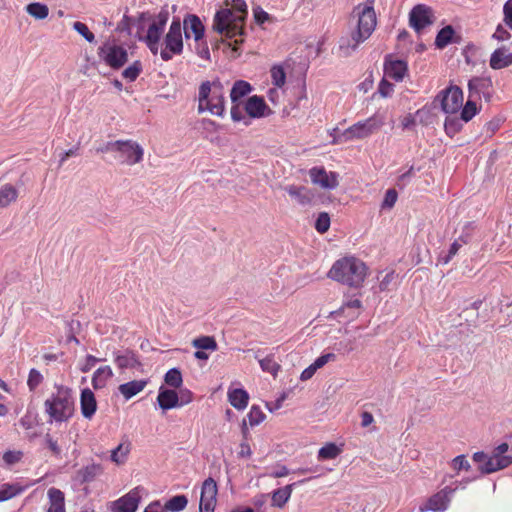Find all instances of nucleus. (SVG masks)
I'll list each match as a JSON object with an SVG mask.
<instances>
[{
    "label": "nucleus",
    "mask_w": 512,
    "mask_h": 512,
    "mask_svg": "<svg viewBox=\"0 0 512 512\" xmlns=\"http://www.w3.org/2000/svg\"><path fill=\"white\" fill-rule=\"evenodd\" d=\"M98 57L114 70H119L128 61L126 48L117 44L105 42L97 50Z\"/></svg>",
    "instance_id": "1a4fd4ad"
},
{
    "label": "nucleus",
    "mask_w": 512,
    "mask_h": 512,
    "mask_svg": "<svg viewBox=\"0 0 512 512\" xmlns=\"http://www.w3.org/2000/svg\"><path fill=\"white\" fill-rule=\"evenodd\" d=\"M56 393L44 402L45 412L49 415V422H67L74 415V400L72 390L63 385H56Z\"/></svg>",
    "instance_id": "20e7f679"
},
{
    "label": "nucleus",
    "mask_w": 512,
    "mask_h": 512,
    "mask_svg": "<svg viewBox=\"0 0 512 512\" xmlns=\"http://www.w3.org/2000/svg\"><path fill=\"white\" fill-rule=\"evenodd\" d=\"M114 362L121 370L127 368L134 369L142 366V363L139 361L136 354L129 349H125L123 352H114Z\"/></svg>",
    "instance_id": "412c9836"
},
{
    "label": "nucleus",
    "mask_w": 512,
    "mask_h": 512,
    "mask_svg": "<svg viewBox=\"0 0 512 512\" xmlns=\"http://www.w3.org/2000/svg\"><path fill=\"white\" fill-rule=\"evenodd\" d=\"M244 109L250 118H262L272 114V110L266 104L264 98L258 95L249 97Z\"/></svg>",
    "instance_id": "f3484780"
},
{
    "label": "nucleus",
    "mask_w": 512,
    "mask_h": 512,
    "mask_svg": "<svg viewBox=\"0 0 512 512\" xmlns=\"http://www.w3.org/2000/svg\"><path fill=\"white\" fill-rule=\"evenodd\" d=\"M188 504V498L183 495H175L166 501L164 508L167 511L171 512H180L183 511Z\"/></svg>",
    "instance_id": "e433bc0d"
},
{
    "label": "nucleus",
    "mask_w": 512,
    "mask_h": 512,
    "mask_svg": "<svg viewBox=\"0 0 512 512\" xmlns=\"http://www.w3.org/2000/svg\"><path fill=\"white\" fill-rule=\"evenodd\" d=\"M230 114H231V119L234 122H240V121L244 120V123L246 126H248L250 124V121L245 119V117L242 113V110L240 108V104L238 102L232 103Z\"/></svg>",
    "instance_id": "13d9d810"
},
{
    "label": "nucleus",
    "mask_w": 512,
    "mask_h": 512,
    "mask_svg": "<svg viewBox=\"0 0 512 512\" xmlns=\"http://www.w3.org/2000/svg\"><path fill=\"white\" fill-rule=\"evenodd\" d=\"M170 13L167 5L163 6L156 16L152 15L151 24L149 25L145 37L161 39L165 26L169 20Z\"/></svg>",
    "instance_id": "dca6fc26"
},
{
    "label": "nucleus",
    "mask_w": 512,
    "mask_h": 512,
    "mask_svg": "<svg viewBox=\"0 0 512 512\" xmlns=\"http://www.w3.org/2000/svg\"><path fill=\"white\" fill-rule=\"evenodd\" d=\"M340 453H341V448H339L335 443L329 442L319 449L318 459L319 460L335 459Z\"/></svg>",
    "instance_id": "4c0bfd02"
},
{
    "label": "nucleus",
    "mask_w": 512,
    "mask_h": 512,
    "mask_svg": "<svg viewBox=\"0 0 512 512\" xmlns=\"http://www.w3.org/2000/svg\"><path fill=\"white\" fill-rule=\"evenodd\" d=\"M228 399L230 404L237 410H243L247 407L249 395L242 388H235L228 391Z\"/></svg>",
    "instance_id": "bb28decb"
},
{
    "label": "nucleus",
    "mask_w": 512,
    "mask_h": 512,
    "mask_svg": "<svg viewBox=\"0 0 512 512\" xmlns=\"http://www.w3.org/2000/svg\"><path fill=\"white\" fill-rule=\"evenodd\" d=\"M285 192L299 205L308 206L312 203L314 192L302 185H287L284 187Z\"/></svg>",
    "instance_id": "a211bd4d"
},
{
    "label": "nucleus",
    "mask_w": 512,
    "mask_h": 512,
    "mask_svg": "<svg viewBox=\"0 0 512 512\" xmlns=\"http://www.w3.org/2000/svg\"><path fill=\"white\" fill-rule=\"evenodd\" d=\"M216 505V499H210L207 497H200L199 512H214Z\"/></svg>",
    "instance_id": "052dcab7"
},
{
    "label": "nucleus",
    "mask_w": 512,
    "mask_h": 512,
    "mask_svg": "<svg viewBox=\"0 0 512 512\" xmlns=\"http://www.w3.org/2000/svg\"><path fill=\"white\" fill-rule=\"evenodd\" d=\"M492 81L489 77H473L468 82V97L489 102L492 97Z\"/></svg>",
    "instance_id": "f8f14e48"
},
{
    "label": "nucleus",
    "mask_w": 512,
    "mask_h": 512,
    "mask_svg": "<svg viewBox=\"0 0 512 512\" xmlns=\"http://www.w3.org/2000/svg\"><path fill=\"white\" fill-rule=\"evenodd\" d=\"M384 125V118L379 115H373L364 121H359L354 125L347 128L338 139H334V142L351 141L353 139H364Z\"/></svg>",
    "instance_id": "6e6552de"
},
{
    "label": "nucleus",
    "mask_w": 512,
    "mask_h": 512,
    "mask_svg": "<svg viewBox=\"0 0 512 512\" xmlns=\"http://www.w3.org/2000/svg\"><path fill=\"white\" fill-rule=\"evenodd\" d=\"M80 408L84 418L91 419L97 410V401L91 389L85 388L80 395Z\"/></svg>",
    "instance_id": "5701e85b"
},
{
    "label": "nucleus",
    "mask_w": 512,
    "mask_h": 512,
    "mask_svg": "<svg viewBox=\"0 0 512 512\" xmlns=\"http://www.w3.org/2000/svg\"><path fill=\"white\" fill-rule=\"evenodd\" d=\"M436 102L444 113L455 114L463 105V91L459 86L451 84L436 95L434 103Z\"/></svg>",
    "instance_id": "9d476101"
},
{
    "label": "nucleus",
    "mask_w": 512,
    "mask_h": 512,
    "mask_svg": "<svg viewBox=\"0 0 512 512\" xmlns=\"http://www.w3.org/2000/svg\"><path fill=\"white\" fill-rule=\"evenodd\" d=\"M232 9L218 10L213 19V30L219 34H224L227 38H234L240 36V39H235L232 51L234 57L241 54L239 46L244 42L243 36L245 35L244 22L248 15V9L244 0H232Z\"/></svg>",
    "instance_id": "f257e3e1"
},
{
    "label": "nucleus",
    "mask_w": 512,
    "mask_h": 512,
    "mask_svg": "<svg viewBox=\"0 0 512 512\" xmlns=\"http://www.w3.org/2000/svg\"><path fill=\"white\" fill-rule=\"evenodd\" d=\"M179 407L185 406L193 401V393L187 388H179Z\"/></svg>",
    "instance_id": "680f3d73"
},
{
    "label": "nucleus",
    "mask_w": 512,
    "mask_h": 512,
    "mask_svg": "<svg viewBox=\"0 0 512 512\" xmlns=\"http://www.w3.org/2000/svg\"><path fill=\"white\" fill-rule=\"evenodd\" d=\"M297 483L288 484L282 488H278L272 493V506L282 508L291 497L293 487Z\"/></svg>",
    "instance_id": "c85d7f7f"
},
{
    "label": "nucleus",
    "mask_w": 512,
    "mask_h": 512,
    "mask_svg": "<svg viewBox=\"0 0 512 512\" xmlns=\"http://www.w3.org/2000/svg\"><path fill=\"white\" fill-rule=\"evenodd\" d=\"M309 176L312 183L324 189H335L339 185L338 174L336 172L328 173L324 167L311 168L309 170Z\"/></svg>",
    "instance_id": "2eb2a0df"
},
{
    "label": "nucleus",
    "mask_w": 512,
    "mask_h": 512,
    "mask_svg": "<svg viewBox=\"0 0 512 512\" xmlns=\"http://www.w3.org/2000/svg\"><path fill=\"white\" fill-rule=\"evenodd\" d=\"M330 216L327 212H320L315 221L314 227L320 234L326 233L330 228Z\"/></svg>",
    "instance_id": "09e8293b"
},
{
    "label": "nucleus",
    "mask_w": 512,
    "mask_h": 512,
    "mask_svg": "<svg viewBox=\"0 0 512 512\" xmlns=\"http://www.w3.org/2000/svg\"><path fill=\"white\" fill-rule=\"evenodd\" d=\"M217 491V484L213 478L208 477L204 480L201 488V496L216 499Z\"/></svg>",
    "instance_id": "a18cd8bd"
},
{
    "label": "nucleus",
    "mask_w": 512,
    "mask_h": 512,
    "mask_svg": "<svg viewBox=\"0 0 512 512\" xmlns=\"http://www.w3.org/2000/svg\"><path fill=\"white\" fill-rule=\"evenodd\" d=\"M476 101L477 100L468 97L466 104L464 106L462 105L460 117L463 122H469L478 113Z\"/></svg>",
    "instance_id": "58836bf2"
},
{
    "label": "nucleus",
    "mask_w": 512,
    "mask_h": 512,
    "mask_svg": "<svg viewBox=\"0 0 512 512\" xmlns=\"http://www.w3.org/2000/svg\"><path fill=\"white\" fill-rule=\"evenodd\" d=\"M452 465H453V468L457 471H460V470L468 471L471 469V465L468 462V460L466 459L465 455L456 456L452 461Z\"/></svg>",
    "instance_id": "bf43d9fd"
},
{
    "label": "nucleus",
    "mask_w": 512,
    "mask_h": 512,
    "mask_svg": "<svg viewBox=\"0 0 512 512\" xmlns=\"http://www.w3.org/2000/svg\"><path fill=\"white\" fill-rule=\"evenodd\" d=\"M247 417H248L250 426L253 427V426L259 425L265 419L266 416L263 413V411L260 409L259 406L253 405L250 408V411H249Z\"/></svg>",
    "instance_id": "8fccbe9b"
},
{
    "label": "nucleus",
    "mask_w": 512,
    "mask_h": 512,
    "mask_svg": "<svg viewBox=\"0 0 512 512\" xmlns=\"http://www.w3.org/2000/svg\"><path fill=\"white\" fill-rule=\"evenodd\" d=\"M140 502V496L135 491H130L113 502V512H135Z\"/></svg>",
    "instance_id": "aec40b11"
},
{
    "label": "nucleus",
    "mask_w": 512,
    "mask_h": 512,
    "mask_svg": "<svg viewBox=\"0 0 512 512\" xmlns=\"http://www.w3.org/2000/svg\"><path fill=\"white\" fill-rule=\"evenodd\" d=\"M194 51L200 58L205 60L210 59L209 47L204 38H202L199 41H194Z\"/></svg>",
    "instance_id": "864d4df0"
},
{
    "label": "nucleus",
    "mask_w": 512,
    "mask_h": 512,
    "mask_svg": "<svg viewBox=\"0 0 512 512\" xmlns=\"http://www.w3.org/2000/svg\"><path fill=\"white\" fill-rule=\"evenodd\" d=\"M512 65V53H506V49H496L490 57V67L498 70Z\"/></svg>",
    "instance_id": "a878e982"
},
{
    "label": "nucleus",
    "mask_w": 512,
    "mask_h": 512,
    "mask_svg": "<svg viewBox=\"0 0 512 512\" xmlns=\"http://www.w3.org/2000/svg\"><path fill=\"white\" fill-rule=\"evenodd\" d=\"M182 31L186 40L199 41L204 38L205 26L196 14H186L182 22Z\"/></svg>",
    "instance_id": "4468645a"
},
{
    "label": "nucleus",
    "mask_w": 512,
    "mask_h": 512,
    "mask_svg": "<svg viewBox=\"0 0 512 512\" xmlns=\"http://www.w3.org/2000/svg\"><path fill=\"white\" fill-rule=\"evenodd\" d=\"M337 358L336 354L334 353H326L319 356L313 364L317 369L322 368L325 364H327L329 361H335Z\"/></svg>",
    "instance_id": "69168bd1"
},
{
    "label": "nucleus",
    "mask_w": 512,
    "mask_h": 512,
    "mask_svg": "<svg viewBox=\"0 0 512 512\" xmlns=\"http://www.w3.org/2000/svg\"><path fill=\"white\" fill-rule=\"evenodd\" d=\"M192 345L201 350H212L217 349V342L212 336H201L192 341Z\"/></svg>",
    "instance_id": "37998d69"
},
{
    "label": "nucleus",
    "mask_w": 512,
    "mask_h": 512,
    "mask_svg": "<svg viewBox=\"0 0 512 512\" xmlns=\"http://www.w3.org/2000/svg\"><path fill=\"white\" fill-rule=\"evenodd\" d=\"M398 198V193L395 189H388L385 193L384 199L381 204L382 209H391Z\"/></svg>",
    "instance_id": "6e6d98bb"
},
{
    "label": "nucleus",
    "mask_w": 512,
    "mask_h": 512,
    "mask_svg": "<svg viewBox=\"0 0 512 512\" xmlns=\"http://www.w3.org/2000/svg\"><path fill=\"white\" fill-rule=\"evenodd\" d=\"M135 18L128 15H124L122 20L119 22L117 30L121 32H127L131 34V25L134 24Z\"/></svg>",
    "instance_id": "e2e57ef3"
},
{
    "label": "nucleus",
    "mask_w": 512,
    "mask_h": 512,
    "mask_svg": "<svg viewBox=\"0 0 512 512\" xmlns=\"http://www.w3.org/2000/svg\"><path fill=\"white\" fill-rule=\"evenodd\" d=\"M147 380H132L119 386L120 393L125 399H130L141 392L147 385Z\"/></svg>",
    "instance_id": "c756f323"
},
{
    "label": "nucleus",
    "mask_w": 512,
    "mask_h": 512,
    "mask_svg": "<svg viewBox=\"0 0 512 512\" xmlns=\"http://www.w3.org/2000/svg\"><path fill=\"white\" fill-rule=\"evenodd\" d=\"M152 15L149 11L141 12L135 18L134 24L138 27V32L141 33L144 30V23L146 21H151Z\"/></svg>",
    "instance_id": "0e129e2a"
},
{
    "label": "nucleus",
    "mask_w": 512,
    "mask_h": 512,
    "mask_svg": "<svg viewBox=\"0 0 512 512\" xmlns=\"http://www.w3.org/2000/svg\"><path fill=\"white\" fill-rule=\"evenodd\" d=\"M393 92V84L385 79H382L378 86V93L382 97H389Z\"/></svg>",
    "instance_id": "338daca9"
},
{
    "label": "nucleus",
    "mask_w": 512,
    "mask_h": 512,
    "mask_svg": "<svg viewBox=\"0 0 512 512\" xmlns=\"http://www.w3.org/2000/svg\"><path fill=\"white\" fill-rule=\"evenodd\" d=\"M366 271L367 267L363 261L355 257H344L333 264L328 277L350 287L359 288L365 280Z\"/></svg>",
    "instance_id": "7ed1b4c3"
},
{
    "label": "nucleus",
    "mask_w": 512,
    "mask_h": 512,
    "mask_svg": "<svg viewBox=\"0 0 512 512\" xmlns=\"http://www.w3.org/2000/svg\"><path fill=\"white\" fill-rule=\"evenodd\" d=\"M460 36H455V30L451 25H447L440 29L435 38V46L443 49L451 43H459Z\"/></svg>",
    "instance_id": "b1692460"
},
{
    "label": "nucleus",
    "mask_w": 512,
    "mask_h": 512,
    "mask_svg": "<svg viewBox=\"0 0 512 512\" xmlns=\"http://www.w3.org/2000/svg\"><path fill=\"white\" fill-rule=\"evenodd\" d=\"M136 37L139 41H142L146 44L148 49L153 55H156L159 52L160 40L157 38L145 37L142 33L137 32Z\"/></svg>",
    "instance_id": "603ef678"
},
{
    "label": "nucleus",
    "mask_w": 512,
    "mask_h": 512,
    "mask_svg": "<svg viewBox=\"0 0 512 512\" xmlns=\"http://www.w3.org/2000/svg\"><path fill=\"white\" fill-rule=\"evenodd\" d=\"M43 381L42 374L37 369H31L29 372L27 385L31 391H34Z\"/></svg>",
    "instance_id": "5fc2aeb1"
},
{
    "label": "nucleus",
    "mask_w": 512,
    "mask_h": 512,
    "mask_svg": "<svg viewBox=\"0 0 512 512\" xmlns=\"http://www.w3.org/2000/svg\"><path fill=\"white\" fill-rule=\"evenodd\" d=\"M252 86L244 80H237L232 86L230 98L232 103L238 102L241 98L248 95L252 91Z\"/></svg>",
    "instance_id": "473e14b6"
},
{
    "label": "nucleus",
    "mask_w": 512,
    "mask_h": 512,
    "mask_svg": "<svg viewBox=\"0 0 512 512\" xmlns=\"http://www.w3.org/2000/svg\"><path fill=\"white\" fill-rule=\"evenodd\" d=\"M165 383L173 388H180L183 382L182 373L178 368L169 369L164 376Z\"/></svg>",
    "instance_id": "ea45409f"
},
{
    "label": "nucleus",
    "mask_w": 512,
    "mask_h": 512,
    "mask_svg": "<svg viewBox=\"0 0 512 512\" xmlns=\"http://www.w3.org/2000/svg\"><path fill=\"white\" fill-rule=\"evenodd\" d=\"M259 364L261 369L264 372L270 373L274 377L277 376L278 371L280 370L281 366L274 360V355L270 354L267 355L263 359H259Z\"/></svg>",
    "instance_id": "a19ab883"
},
{
    "label": "nucleus",
    "mask_w": 512,
    "mask_h": 512,
    "mask_svg": "<svg viewBox=\"0 0 512 512\" xmlns=\"http://www.w3.org/2000/svg\"><path fill=\"white\" fill-rule=\"evenodd\" d=\"M157 403L159 407L164 411L179 407V397L177 391L161 386L157 396Z\"/></svg>",
    "instance_id": "4be33fe9"
},
{
    "label": "nucleus",
    "mask_w": 512,
    "mask_h": 512,
    "mask_svg": "<svg viewBox=\"0 0 512 512\" xmlns=\"http://www.w3.org/2000/svg\"><path fill=\"white\" fill-rule=\"evenodd\" d=\"M504 21L506 25L512 30V3L506 2L504 5Z\"/></svg>",
    "instance_id": "774afa93"
},
{
    "label": "nucleus",
    "mask_w": 512,
    "mask_h": 512,
    "mask_svg": "<svg viewBox=\"0 0 512 512\" xmlns=\"http://www.w3.org/2000/svg\"><path fill=\"white\" fill-rule=\"evenodd\" d=\"M142 71V63L139 60L134 61L130 66L125 68L122 72V76L129 80L135 81Z\"/></svg>",
    "instance_id": "49530a36"
},
{
    "label": "nucleus",
    "mask_w": 512,
    "mask_h": 512,
    "mask_svg": "<svg viewBox=\"0 0 512 512\" xmlns=\"http://www.w3.org/2000/svg\"><path fill=\"white\" fill-rule=\"evenodd\" d=\"M472 459L478 464L480 475L491 474L498 470H502L512 463V458H501L497 460L492 454L491 456H488L483 451L475 452Z\"/></svg>",
    "instance_id": "9b49d317"
},
{
    "label": "nucleus",
    "mask_w": 512,
    "mask_h": 512,
    "mask_svg": "<svg viewBox=\"0 0 512 512\" xmlns=\"http://www.w3.org/2000/svg\"><path fill=\"white\" fill-rule=\"evenodd\" d=\"M462 121L463 120H461V117H447L444 122L445 133L449 137H453L454 135H456L458 132L462 130Z\"/></svg>",
    "instance_id": "79ce46f5"
},
{
    "label": "nucleus",
    "mask_w": 512,
    "mask_h": 512,
    "mask_svg": "<svg viewBox=\"0 0 512 512\" xmlns=\"http://www.w3.org/2000/svg\"><path fill=\"white\" fill-rule=\"evenodd\" d=\"M98 153H115V159L120 164L133 166L140 163L144 157V150L140 144L131 139L108 141L97 148Z\"/></svg>",
    "instance_id": "39448f33"
},
{
    "label": "nucleus",
    "mask_w": 512,
    "mask_h": 512,
    "mask_svg": "<svg viewBox=\"0 0 512 512\" xmlns=\"http://www.w3.org/2000/svg\"><path fill=\"white\" fill-rule=\"evenodd\" d=\"M131 444L128 440L120 443L116 448L111 451L110 459L117 465L124 464L130 452Z\"/></svg>",
    "instance_id": "f704fd0d"
},
{
    "label": "nucleus",
    "mask_w": 512,
    "mask_h": 512,
    "mask_svg": "<svg viewBox=\"0 0 512 512\" xmlns=\"http://www.w3.org/2000/svg\"><path fill=\"white\" fill-rule=\"evenodd\" d=\"M23 491V488L14 484H3L0 489V502L7 501Z\"/></svg>",
    "instance_id": "c03bdc74"
},
{
    "label": "nucleus",
    "mask_w": 512,
    "mask_h": 512,
    "mask_svg": "<svg viewBox=\"0 0 512 512\" xmlns=\"http://www.w3.org/2000/svg\"><path fill=\"white\" fill-rule=\"evenodd\" d=\"M18 198V190L11 184L0 187V208H6Z\"/></svg>",
    "instance_id": "72a5a7b5"
},
{
    "label": "nucleus",
    "mask_w": 512,
    "mask_h": 512,
    "mask_svg": "<svg viewBox=\"0 0 512 512\" xmlns=\"http://www.w3.org/2000/svg\"><path fill=\"white\" fill-rule=\"evenodd\" d=\"M102 471V466L100 464L93 463L78 470L77 478L81 483H89L100 475Z\"/></svg>",
    "instance_id": "2f4dec72"
},
{
    "label": "nucleus",
    "mask_w": 512,
    "mask_h": 512,
    "mask_svg": "<svg viewBox=\"0 0 512 512\" xmlns=\"http://www.w3.org/2000/svg\"><path fill=\"white\" fill-rule=\"evenodd\" d=\"M449 503L447 493L442 490L431 496L425 503V510L444 511Z\"/></svg>",
    "instance_id": "cd10ccee"
},
{
    "label": "nucleus",
    "mask_w": 512,
    "mask_h": 512,
    "mask_svg": "<svg viewBox=\"0 0 512 512\" xmlns=\"http://www.w3.org/2000/svg\"><path fill=\"white\" fill-rule=\"evenodd\" d=\"M199 112L208 110L216 116L222 117L225 113V98L223 86L220 81H204L199 87Z\"/></svg>",
    "instance_id": "423d86ee"
},
{
    "label": "nucleus",
    "mask_w": 512,
    "mask_h": 512,
    "mask_svg": "<svg viewBox=\"0 0 512 512\" xmlns=\"http://www.w3.org/2000/svg\"><path fill=\"white\" fill-rule=\"evenodd\" d=\"M432 23L431 9L426 5L418 4L410 11L409 24L417 33Z\"/></svg>",
    "instance_id": "ddd939ff"
},
{
    "label": "nucleus",
    "mask_w": 512,
    "mask_h": 512,
    "mask_svg": "<svg viewBox=\"0 0 512 512\" xmlns=\"http://www.w3.org/2000/svg\"><path fill=\"white\" fill-rule=\"evenodd\" d=\"M461 247L462 246L461 243H459V240H454V242L450 245L448 253L445 256H440L439 262L444 265L448 264L451 259L458 253Z\"/></svg>",
    "instance_id": "4d7b16f0"
},
{
    "label": "nucleus",
    "mask_w": 512,
    "mask_h": 512,
    "mask_svg": "<svg viewBox=\"0 0 512 512\" xmlns=\"http://www.w3.org/2000/svg\"><path fill=\"white\" fill-rule=\"evenodd\" d=\"M73 29L77 33H79L87 42H89V43L95 42L94 34L89 30L88 26L85 23L76 21L73 23Z\"/></svg>",
    "instance_id": "3c124183"
},
{
    "label": "nucleus",
    "mask_w": 512,
    "mask_h": 512,
    "mask_svg": "<svg viewBox=\"0 0 512 512\" xmlns=\"http://www.w3.org/2000/svg\"><path fill=\"white\" fill-rule=\"evenodd\" d=\"M389 58L390 55L385 57V74L397 82L402 81L408 71L407 62L404 60H390Z\"/></svg>",
    "instance_id": "6ab92c4d"
},
{
    "label": "nucleus",
    "mask_w": 512,
    "mask_h": 512,
    "mask_svg": "<svg viewBox=\"0 0 512 512\" xmlns=\"http://www.w3.org/2000/svg\"><path fill=\"white\" fill-rule=\"evenodd\" d=\"M47 494L49 499L47 512H66L65 495L60 489L51 487Z\"/></svg>",
    "instance_id": "393cba45"
},
{
    "label": "nucleus",
    "mask_w": 512,
    "mask_h": 512,
    "mask_svg": "<svg viewBox=\"0 0 512 512\" xmlns=\"http://www.w3.org/2000/svg\"><path fill=\"white\" fill-rule=\"evenodd\" d=\"M353 13L358 17L355 30L351 32L350 37H342L339 41V51L343 57H348L356 51L359 44L371 36L377 23L372 4L358 5Z\"/></svg>",
    "instance_id": "f03ea898"
},
{
    "label": "nucleus",
    "mask_w": 512,
    "mask_h": 512,
    "mask_svg": "<svg viewBox=\"0 0 512 512\" xmlns=\"http://www.w3.org/2000/svg\"><path fill=\"white\" fill-rule=\"evenodd\" d=\"M164 46L160 50V57L163 61H170L174 55H180L184 49L182 22L180 17H173L168 32L163 37Z\"/></svg>",
    "instance_id": "0eeeda50"
},
{
    "label": "nucleus",
    "mask_w": 512,
    "mask_h": 512,
    "mask_svg": "<svg viewBox=\"0 0 512 512\" xmlns=\"http://www.w3.org/2000/svg\"><path fill=\"white\" fill-rule=\"evenodd\" d=\"M272 83L281 88L286 82V73L281 65H274L271 70Z\"/></svg>",
    "instance_id": "de8ad7c7"
},
{
    "label": "nucleus",
    "mask_w": 512,
    "mask_h": 512,
    "mask_svg": "<svg viewBox=\"0 0 512 512\" xmlns=\"http://www.w3.org/2000/svg\"><path fill=\"white\" fill-rule=\"evenodd\" d=\"M26 12L36 20H43L49 15V8L46 4L32 2L26 6Z\"/></svg>",
    "instance_id": "c9c22d12"
},
{
    "label": "nucleus",
    "mask_w": 512,
    "mask_h": 512,
    "mask_svg": "<svg viewBox=\"0 0 512 512\" xmlns=\"http://www.w3.org/2000/svg\"><path fill=\"white\" fill-rule=\"evenodd\" d=\"M113 376V371L110 366L99 367L93 374L92 386L94 389H102L106 386V382Z\"/></svg>",
    "instance_id": "7c9ffc66"
}]
</instances>
